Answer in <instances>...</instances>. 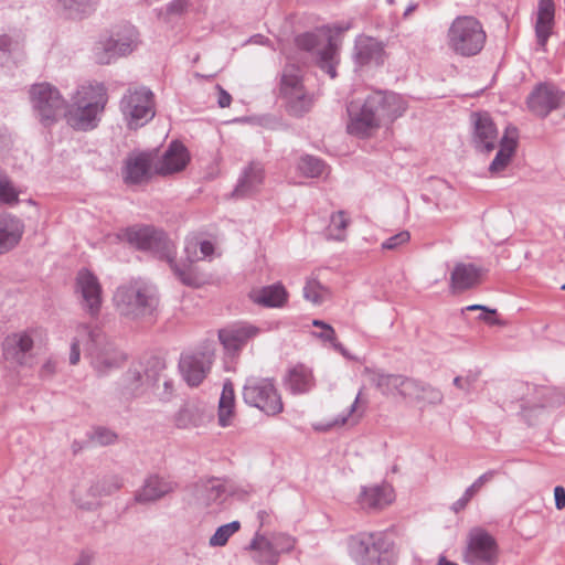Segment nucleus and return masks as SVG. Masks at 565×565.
<instances>
[{
  "label": "nucleus",
  "instance_id": "obj_1",
  "mask_svg": "<svg viewBox=\"0 0 565 565\" xmlns=\"http://www.w3.org/2000/svg\"><path fill=\"white\" fill-rule=\"evenodd\" d=\"M405 109L406 105L401 95L393 92L374 90L364 99H354L348 104L347 130L356 137H369L381 125L402 116Z\"/></svg>",
  "mask_w": 565,
  "mask_h": 565
},
{
  "label": "nucleus",
  "instance_id": "obj_2",
  "mask_svg": "<svg viewBox=\"0 0 565 565\" xmlns=\"http://www.w3.org/2000/svg\"><path fill=\"white\" fill-rule=\"evenodd\" d=\"M120 241H126L134 247L150 252L170 265L174 275L186 286H199V279L189 265H178L175 262V245L160 230L149 225H134L118 233Z\"/></svg>",
  "mask_w": 565,
  "mask_h": 565
},
{
  "label": "nucleus",
  "instance_id": "obj_3",
  "mask_svg": "<svg viewBox=\"0 0 565 565\" xmlns=\"http://www.w3.org/2000/svg\"><path fill=\"white\" fill-rule=\"evenodd\" d=\"M107 102V88L103 83L81 84L71 95L70 102H66L63 117L76 130H93L98 126Z\"/></svg>",
  "mask_w": 565,
  "mask_h": 565
},
{
  "label": "nucleus",
  "instance_id": "obj_4",
  "mask_svg": "<svg viewBox=\"0 0 565 565\" xmlns=\"http://www.w3.org/2000/svg\"><path fill=\"white\" fill-rule=\"evenodd\" d=\"M113 303L121 318L139 321L156 312L159 306V295L152 284L143 279H132L116 288Z\"/></svg>",
  "mask_w": 565,
  "mask_h": 565
},
{
  "label": "nucleus",
  "instance_id": "obj_5",
  "mask_svg": "<svg viewBox=\"0 0 565 565\" xmlns=\"http://www.w3.org/2000/svg\"><path fill=\"white\" fill-rule=\"evenodd\" d=\"M348 551L356 565H394L393 542L383 532L349 537Z\"/></svg>",
  "mask_w": 565,
  "mask_h": 565
},
{
  "label": "nucleus",
  "instance_id": "obj_6",
  "mask_svg": "<svg viewBox=\"0 0 565 565\" xmlns=\"http://www.w3.org/2000/svg\"><path fill=\"white\" fill-rule=\"evenodd\" d=\"M82 331L89 343L87 349L89 363L98 376H107L125 364L127 360L125 352L107 339L98 327L83 324Z\"/></svg>",
  "mask_w": 565,
  "mask_h": 565
},
{
  "label": "nucleus",
  "instance_id": "obj_7",
  "mask_svg": "<svg viewBox=\"0 0 565 565\" xmlns=\"http://www.w3.org/2000/svg\"><path fill=\"white\" fill-rule=\"evenodd\" d=\"M137 44L138 33L134 28H115L98 35L92 46V57L99 65H109L132 53Z\"/></svg>",
  "mask_w": 565,
  "mask_h": 565
},
{
  "label": "nucleus",
  "instance_id": "obj_8",
  "mask_svg": "<svg viewBox=\"0 0 565 565\" xmlns=\"http://www.w3.org/2000/svg\"><path fill=\"white\" fill-rule=\"evenodd\" d=\"M30 102L34 116L44 127L53 126L64 116L66 99L50 83L43 82L32 85Z\"/></svg>",
  "mask_w": 565,
  "mask_h": 565
},
{
  "label": "nucleus",
  "instance_id": "obj_9",
  "mask_svg": "<svg viewBox=\"0 0 565 565\" xmlns=\"http://www.w3.org/2000/svg\"><path fill=\"white\" fill-rule=\"evenodd\" d=\"M449 46L457 54L473 56L478 54L486 42V33L480 22L473 17H458L448 31Z\"/></svg>",
  "mask_w": 565,
  "mask_h": 565
},
{
  "label": "nucleus",
  "instance_id": "obj_10",
  "mask_svg": "<svg viewBox=\"0 0 565 565\" xmlns=\"http://www.w3.org/2000/svg\"><path fill=\"white\" fill-rule=\"evenodd\" d=\"M244 402L262 411L268 416H275L282 412L281 396L276 388L273 379L249 376L243 386Z\"/></svg>",
  "mask_w": 565,
  "mask_h": 565
},
{
  "label": "nucleus",
  "instance_id": "obj_11",
  "mask_svg": "<svg viewBox=\"0 0 565 565\" xmlns=\"http://www.w3.org/2000/svg\"><path fill=\"white\" fill-rule=\"evenodd\" d=\"M119 106L130 129L145 126L156 114L153 93L145 86L127 89L120 99Z\"/></svg>",
  "mask_w": 565,
  "mask_h": 565
},
{
  "label": "nucleus",
  "instance_id": "obj_12",
  "mask_svg": "<svg viewBox=\"0 0 565 565\" xmlns=\"http://www.w3.org/2000/svg\"><path fill=\"white\" fill-rule=\"evenodd\" d=\"M166 369L161 358L151 356L145 367L131 366L121 377L120 394L126 398L141 396L147 387H152L160 382V373Z\"/></svg>",
  "mask_w": 565,
  "mask_h": 565
},
{
  "label": "nucleus",
  "instance_id": "obj_13",
  "mask_svg": "<svg viewBox=\"0 0 565 565\" xmlns=\"http://www.w3.org/2000/svg\"><path fill=\"white\" fill-rule=\"evenodd\" d=\"M364 376L382 395L391 398H413L420 391L419 383L401 374H390L380 369H364Z\"/></svg>",
  "mask_w": 565,
  "mask_h": 565
},
{
  "label": "nucleus",
  "instance_id": "obj_14",
  "mask_svg": "<svg viewBox=\"0 0 565 565\" xmlns=\"http://www.w3.org/2000/svg\"><path fill=\"white\" fill-rule=\"evenodd\" d=\"M280 94L288 111L294 116H302L311 108L312 100L305 92L301 70L291 63H288L282 71Z\"/></svg>",
  "mask_w": 565,
  "mask_h": 565
},
{
  "label": "nucleus",
  "instance_id": "obj_15",
  "mask_svg": "<svg viewBox=\"0 0 565 565\" xmlns=\"http://www.w3.org/2000/svg\"><path fill=\"white\" fill-rule=\"evenodd\" d=\"M39 329H26L8 334L2 342V356L10 366H29L33 360V349L40 339Z\"/></svg>",
  "mask_w": 565,
  "mask_h": 565
},
{
  "label": "nucleus",
  "instance_id": "obj_16",
  "mask_svg": "<svg viewBox=\"0 0 565 565\" xmlns=\"http://www.w3.org/2000/svg\"><path fill=\"white\" fill-rule=\"evenodd\" d=\"M463 557L470 565H495L499 547L494 537L481 527L471 529Z\"/></svg>",
  "mask_w": 565,
  "mask_h": 565
},
{
  "label": "nucleus",
  "instance_id": "obj_17",
  "mask_svg": "<svg viewBox=\"0 0 565 565\" xmlns=\"http://www.w3.org/2000/svg\"><path fill=\"white\" fill-rule=\"evenodd\" d=\"M75 292L82 309L92 318L98 317L103 305V288L98 277L83 268L77 273Z\"/></svg>",
  "mask_w": 565,
  "mask_h": 565
},
{
  "label": "nucleus",
  "instance_id": "obj_18",
  "mask_svg": "<svg viewBox=\"0 0 565 565\" xmlns=\"http://www.w3.org/2000/svg\"><path fill=\"white\" fill-rule=\"evenodd\" d=\"M516 390L522 401L523 409L531 408H554L565 404V388H555L550 386H535L529 384H518Z\"/></svg>",
  "mask_w": 565,
  "mask_h": 565
},
{
  "label": "nucleus",
  "instance_id": "obj_19",
  "mask_svg": "<svg viewBox=\"0 0 565 565\" xmlns=\"http://www.w3.org/2000/svg\"><path fill=\"white\" fill-rule=\"evenodd\" d=\"M212 363L211 352L183 353L179 361V370L190 386H198L209 374Z\"/></svg>",
  "mask_w": 565,
  "mask_h": 565
},
{
  "label": "nucleus",
  "instance_id": "obj_20",
  "mask_svg": "<svg viewBox=\"0 0 565 565\" xmlns=\"http://www.w3.org/2000/svg\"><path fill=\"white\" fill-rule=\"evenodd\" d=\"M395 492L390 483L363 486L356 498L360 509L369 512L381 511L392 504Z\"/></svg>",
  "mask_w": 565,
  "mask_h": 565
},
{
  "label": "nucleus",
  "instance_id": "obj_21",
  "mask_svg": "<svg viewBox=\"0 0 565 565\" xmlns=\"http://www.w3.org/2000/svg\"><path fill=\"white\" fill-rule=\"evenodd\" d=\"M25 34L18 29L0 34V63L18 66L25 61Z\"/></svg>",
  "mask_w": 565,
  "mask_h": 565
},
{
  "label": "nucleus",
  "instance_id": "obj_22",
  "mask_svg": "<svg viewBox=\"0 0 565 565\" xmlns=\"http://www.w3.org/2000/svg\"><path fill=\"white\" fill-rule=\"evenodd\" d=\"M473 125L472 141L477 150L490 152L498 145V129L492 118L486 113H475L471 115Z\"/></svg>",
  "mask_w": 565,
  "mask_h": 565
},
{
  "label": "nucleus",
  "instance_id": "obj_23",
  "mask_svg": "<svg viewBox=\"0 0 565 565\" xmlns=\"http://www.w3.org/2000/svg\"><path fill=\"white\" fill-rule=\"evenodd\" d=\"M562 92L555 86L541 84L527 97V106L532 113L546 117L552 110L561 107Z\"/></svg>",
  "mask_w": 565,
  "mask_h": 565
},
{
  "label": "nucleus",
  "instance_id": "obj_24",
  "mask_svg": "<svg viewBox=\"0 0 565 565\" xmlns=\"http://www.w3.org/2000/svg\"><path fill=\"white\" fill-rule=\"evenodd\" d=\"M177 483L168 476L149 475L135 494L138 503L156 502L174 491Z\"/></svg>",
  "mask_w": 565,
  "mask_h": 565
},
{
  "label": "nucleus",
  "instance_id": "obj_25",
  "mask_svg": "<svg viewBox=\"0 0 565 565\" xmlns=\"http://www.w3.org/2000/svg\"><path fill=\"white\" fill-rule=\"evenodd\" d=\"M351 28L350 23H337L332 26H326L323 30L327 33V43L319 51V67L324 71L331 78L337 76V65L339 63V44L330 34L331 30L337 33H342Z\"/></svg>",
  "mask_w": 565,
  "mask_h": 565
},
{
  "label": "nucleus",
  "instance_id": "obj_26",
  "mask_svg": "<svg viewBox=\"0 0 565 565\" xmlns=\"http://www.w3.org/2000/svg\"><path fill=\"white\" fill-rule=\"evenodd\" d=\"M353 57L360 66L381 65L385 57L383 43L372 36L360 35L355 40Z\"/></svg>",
  "mask_w": 565,
  "mask_h": 565
},
{
  "label": "nucleus",
  "instance_id": "obj_27",
  "mask_svg": "<svg viewBox=\"0 0 565 565\" xmlns=\"http://www.w3.org/2000/svg\"><path fill=\"white\" fill-rule=\"evenodd\" d=\"M483 269L473 264L458 263L450 275V289L454 294L476 288L482 281Z\"/></svg>",
  "mask_w": 565,
  "mask_h": 565
},
{
  "label": "nucleus",
  "instance_id": "obj_28",
  "mask_svg": "<svg viewBox=\"0 0 565 565\" xmlns=\"http://www.w3.org/2000/svg\"><path fill=\"white\" fill-rule=\"evenodd\" d=\"M258 333L259 329L253 324H237L220 330L218 339L224 350L234 354Z\"/></svg>",
  "mask_w": 565,
  "mask_h": 565
},
{
  "label": "nucleus",
  "instance_id": "obj_29",
  "mask_svg": "<svg viewBox=\"0 0 565 565\" xmlns=\"http://www.w3.org/2000/svg\"><path fill=\"white\" fill-rule=\"evenodd\" d=\"M518 129L513 126L505 128L504 135L500 139L499 150L489 166L491 174L502 172L511 162L518 146Z\"/></svg>",
  "mask_w": 565,
  "mask_h": 565
},
{
  "label": "nucleus",
  "instance_id": "obj_30",
  "mask_svg": "<svg viewBox=\"0 0 565 565\" xmlns=\"http://www.w3.org/2000/svg\"><path fill=\"white\" fill-rule=\"evenodd\" d=\"M264 181V167L259 162H250L244 169L233 191L236 198H245L256 193Z\"/></svg>",
  "mask_w": 565,
  "mask_h": 565
},
{
  "label": "nucleus",
  "instance_id": "obj_31",
  "mask_svg": "<svg viewBox=\"0 0 565 565\" xmlns=\"http://www.w3.org/2000/svg\"><path fill=\"white\" fill-rule=\"evenodd\" d=\"M24 225L11 214L0 215V254L13 248L22 237Z\"/></svg>",
  "mask_w": 565,
  "mask_h": 565
},
{
  "label": "nucleus",
  "instance_id": "obj_32",
  "mask_svg": "<svg viewBox=\"0 0 565 565\" xmlns=\"http://www.w3.org/2000/svg\"><path fill=\"white\" fill-rule=\"evenodd\" d=\"M188 161L189 153L186 148L180 142H172L163 153L156 169L160 174H170L184 169Z\"/></svg>",
  "mask_w": 565,
  "mask_h": 565
},
{
  "label": "nucleus",
  "instance_id": "obj_33",
  "mask_svg": "<svg viewBox=\"0 0 565 565\" xmlns=\"http://www.w3.org/2000/svg\"><path fill=\"white\" fill-rule=\"evenodd\" d=\"M247 550L254 552L253 559L258 565H277L279 556L269 535L256 532Z\"/></svg>",
  "mask_w": 565,
  "mask_h": 565
},
{
  "label": "nucleus",
  "instance_id": "obj_34",
  "mask_svg": "<svg viewBox=\"0 0 565 565\" xmlns=\"http://www.w3.org/2000/svg\"><path fill=\"white\" fill-rule=\"evenodd\" d=\"M227 495L224 482L216 478L201 481L196 488L198 500L205 507H220Z\"/></svg>",
  "mask_w": 565,
  "mask_h": 565
},
{
  "label": "nucleus",
  "instance_id": "obj_35",
  "mask_svg": "<svg viewBox=\"0 0 565 565\" xmlns=\"http://www.w3.org/2000/svg\"><path fill=\"white\" fill-rule=\"evenodd\" d=\"M151 156L138 153L130 156L125 163L124 179L127 183H141L150 177Z\"/></svg>",
  "mask_w": 565,
  "mask_h": 565
},
{
  "label": "nucleus",
  "instance_id": "obj_36",
  "mask_svg": "<svg viewBox=\"0 0 565 565\" xmlns=\"http://www.w3.org/2000/svg\"><path fill=\"white\" fill-rule=\"evenodd\" d=\"M555 7L553 0H540L537 18L535 23V34L541 47H545L554 25Z\"/></svg>",
  "mask_w": 565,
  "mask_h": 565
},
{
  "label": "nucleus",
  "instance_id": "obj_37",
  "mask_svg": "<svg viewBox=\"0 0 565 565\" xmlns=\"http://www.w3.org/2000/svg\"><path fill=\"white\" fill-rule=\"evenodd\" d=\"M286 388L292 394L308 393L315 385L312 372L303 364L291 367L285 379Z\"/></svg>",
  "mask_w": 565,
  "mask_h": 565
},
{
  "label": "nucleus",
  "instance_id": "obj_38",
  "mask_svg": "<svg viewBox=\"0 0 565 565\" xmlns=\"http://www.w3.org/2000/svg\"><path fill=\"white\" fill-rule=\"evenodd\" d=\"M249 296L257 305L268 308H279L286 303L288 294L281 284H274L254 289L250 291Z\"/></svg>",
  "mask_w": 565,
  "mask_h": 565
},
{
  "label": "nucleus",
  "instance_id": "obj_39",
  "mask_svg": "<svg viewBox=\"0 0 565 565\" xmlns=\"http://www.w3.org/2000/svg\"><path fill=\"white\" fill-rule=\"evenodd\" d=\"M98 0H55L56 10L70 20H83L90 15Z\"/></svg>",
  "mask_w": 565,
  "mask_h": 565
},
{
  "label": "nucleus",
  "instance_id": "obj_40",
  "mask_svg": "<svg viewBox=\"0 0 565 565\" xmlns=\"http://www.w3.org/2000/svg\"><path fill=\"white\" fill-rule=\"evenodd\" d=\"M122 487V480L119 477H113L110 479L109 484L103 486L99 488L98 486H93L89 489V494L93 497V500H83L77 495L76 492L73 493V501L75 504L83 510H93L97 507V498L102 495H108L114 491L120 489Z\"/></svg>",
  "mask_w": 565,
  "mask_h": 565
},
{
  "label": "nucleus",
  "instance_id": "obj_41",
  "mask_svg": "<svg viewBox=\"0 0 565 565\" xmlns=\"http://www.w3.org/2000/svg\"><path fill=\"white\" fill-rule=\"evenodd\" d=\"M235 408V392L233 383L226 380L223 384V390L218 402V423L222 427L231 424Z\"/></svg>",
  "mask_w": 565,
  "mask_h": 565
},
{
  "label": "nucleus",
  "instance_id": "obj_42",
  "mask_svg": "<svg viewBox=\"0 0 565 565\" xmlns=\"http://www.w3.org/2000/svg\"><path fill=\"white\" fill-rule=\"evenodd\" d=\"M203 422L204 416L201 407L193 403L183 405L174 415V424L181 429L199 427Z\"/></svg>",
  "mask_w": 565,
  "mask_h": 565
},
{
  "label": "nucleus",
  "instance_id": "obj_43",
  "mask_svg": "<svg viewBox=\"0 0 565 565\" xmlns=\"http://www.w3.org/2000/svg\"><path fill=\"white\" fill-rule=\"evenodd\" d=\"M184 253L190 263L211 258L214 254V245L210 241H198L196 238H188L185 241Z\"/></svg>",
  "mask_w": 565,
  "mask_h": 565
},
{
  "label": "nucleus",
  "instance_id": "obj_44",
  "mask_svg": "<svg viewBox=\"0 0 565 565\" xmlns=\"http://www.w3.org/2000/svg\"><path fill=\"white\" fill-rule=\"evenodd\" d=\"M362 392L360 391L351 404L347 412L338 415L332 422L326 424L324 426L317 427V429L328 430L335 426H344L347 424H356L359 419L362 417L363 411L359 412L358 404L360 403Z\"/></svg>",
  "mask_w": 565,
  "mask_h": 565
},
{
  "label": "nucleus",
  "instance_id": "obj_45",
  "mask_svg": "<svg viewBox=\"0 0 565 565\" xmlns=\"http://www.w3.org/2000/svg\"><path fill=\"white\" fill-rule=\"evenodd\" d=\"M297 169L303 177L318 178L324 173L327 166L323 160L315 156L305 154L300 157Z\"/></svg>",
  "mask_w": 565,
  "mask_h": 565
},
{
  "label": "nucleus",
  "instance_id": "obj_46",
  "mask_svg": "<svg viewBox=\"0 0 565 565\" xmlns=\"http://www.w3.org/2000/svg\"><path fill=\"white\" fill-rule=\"evenodd\" d=\"M330 296L329 290L323 287L317 279L310 278L303 287V298L313 305H321Z\"/></svg>",
  "mask_w": 565,
  "mask_h": 565
},
{
  "label": "nucleus",
  "instance_id": "obj_47",
  "mask_svg": "<svg viewBox=\"0 0 565 565\" xmlns=\"http://www.w3.org/2000/svg\"><path fill=\"white\" fill-rule=\"evenodd\" d=\"M241 529L239 521H232L227 524L218 526L215 533L210 537L209 545L212 547H221L226 545L230 537Z\"/></svg>",
  "mask_w": 565,
  "mask_h": 565
},
{
  "label": "nucleus",
  "instance_id": "obj_48",
  "mask_svg": "<svg viewBox=\"0 0 565 565\" xmlns=\"http://www.w3.org/2000/svg\"><path fill=\"white\" fill-rule=\"evenodd\" d=\"M88 440L97 446H108L117 441L118 435L108 427L95 426L87 433Z\"/></svg>",
  "mask_w": 565,
  "mask_h": 565
},
{
  "label": "nucleus",
  "instance_id": "obj_49",
  "mask_svg": "<svg viewBox=\"0 0 565 565\" xmlns=\"http://www.w3.org/2000/svg\"><path fill=\"white\" fill-rule=\"evenodd\" d=\"M20 191L15 188L11 179L0 173V204L14 205L19 202Z\"/></svg>",
  "mask_w": 565,
  "mask_h": 565
},
{
  "label": "nucleus",
  "instance_id": "obj_50",
  "mask_svg": "<svg viewBox=\"0 0 565 565\" xmlns=\"http://www.w3.org/2000/svg\"><path fill=\"white\" fill-rule=\"evenodd\" d=\"M348 218L344 212L339 211L333 213L330 218V224L327 228V235L329 238L335 241H342L344 238V232L348 226Z\"/></svg>",
  "mask_w": 565,
  "mask_h": 565
},
{
  "label": "nucleus",
  "instance_id": "obj_51",
  "mask_svg": "<svg viewBox=\"0 0 565 565\" xmlns=\"http://www.w3.org/2000/svg\"><path fill=\"white\" fill-rule=\"evenodd\" d=\"M271 542L274 544V547L280 556L282 553H289L294 550L296 545V539L289 534L286 533H271L269 534Z\"/></svg>",
  "mask_w": 565,
  "mask_h": 565
},
{
  "label": "nucleus",
  "instance_id": "obj_52",
  "mask_svg": "<svg viewBox=\"0 0 565 565\" xmlns=\"http://www.w3.org/2000/svg\"><path fill=\"white\" fill-rule=\"evenodd\" d=\"M83 326L78 328L77 337L73 340L71 344V352H70V363L75 365L78 363L81 358V347L85 345L86 350L89 347L87 337L84 335Z\"/></svg>",
  "mask_w": 565,
  "mask_h": 565
},
{
  "label": "nucleus",
  "instance_id": "obj_53",
  "mask_svg": "<svg viewBox=\"0 0 565 565\" xmlns=\"http://www.w3.org/2000/svg\"><path fill=\"white\" fill-rule=\"evenodd\" d=\"M295 43L297 47H299L302 51L311 52L313 50H317L318 52L321 49H318L320 45V41L317 34L315 33H302L296 36Z\"/></svg>",
  "mask_w": 565,
  "mask_h": 565
},
{
  "label": "nucleus",
  "instance_id": "obj_54",
  "mask_svg": "<svg viewBox=\"0 0 565 565\" xmlns=\"http://www.w3.org/2000/svg\"><path fill=\"white\" fill-rule=\"evenodd\" d=\"M495 473L497 472L494 470H489L482 473L479 478H477L475 482L466 489L465 493L467 494V497L472 499L482 489L484 484H487L494 478Z\"/></svg>",
  "mask_w": 565,
  "mask_h": 565
},
{
  "label": "nucleus",
  "instance_id": "obj_55",
  "mask_svg": "<svg viewBox=\"0 0 565 565\" xmlns=\"http://www.w3.org/2000/svg\"><path fill=\"white\" fill-rule=\"evenodd\" d=\"M409 233L407 231H402L391 236L390 238L385 239L382 243V248L388 250L397 249L399 246L406 244L409 241Z\"/></svg>",
  "mask_w": 565,
  "mask_h": 565
},
{
  "label": "nucleus",
  "instance_id": "obj_56",
  "mask_svg": "<svg viewBox=\"0 0 565 565\" xmlns=\"http://www.w3.org/2000/svg\"><path fill=\"white\" fill-rule=\"evenodd\" d=\"M317 338L321 339L324 342H330L332 347L341 352L342 354H345L344 348L341 343L337 342L335 331L331 326H327L322 329L321 332L313 333Z\"/></svg>",
  "mask_w": 565,
  "mask_h": 565
},
{
  "label": "nucleus",
  "instance_id": "obj_57",
  "mask_svg": "<svg viewBox=\"0 0 565 565\" xmlns=\"http://www.w3.org/2000/svg\"><path fill=\"white\" fill-rule=\"evenodd\" d=\"M477 380L478 374L470 372L465 376L455 377L454 385L466 393H470L475 388Z\"/></svg>",
  "mask_w": 565,
  "mask_h": 565
},
{
  "label": "nucleus",
  "instance_id": "obj_58",
  "mask_svg": "<svg viewBox=\"0 0 565 565\" xmlns=\"http://www.w3.org/2000/svg\"><path fill=\"white\" fill-rule=\"evenodd\" d=\"M189 7V0H173L168 7L167 11L170 14H182Z\"/></svg>",
  "mask_w": 565,
  "mask_h": 565
},
{
  "label": "nucleus",
  "instance_id": "obj_59",
  "mask_svg": "<svg viewBox=\"0 0 565 565\" xmlns=\"http://www.w3.org/2000/svg\"><path fill=\"white\" fill-rule=\"evenodd\" d=\"M162 379L163 383V392L159 394V397L161 399H169L170 396L172 395V391H173V383L171 380L167 379L166 376L162 375V372L160 373V380Z\"/></svg>",
  "mask_w": 565,
  "mask_h": 565
},
{
  "label": "nucleus",
  "instance_id": "obj_60",
  "mask_svg": "<svg viewBox=\"0 0 565 565\" xmlns=\"http://www.w3.org/2000/svg\"><path fill=\"white\" fill-rule=\"evenodd\" d=\"M555 507L557 510L565 508V489L562 486L554 488Z\"/></svg>",
  "mask_w": 565,
  "mask_h": 565
},
{
  "label": "nucleus",
  "instance_id": "obj_61",
  "mask_svg": "<svg viewBox=\"0 0 565 565\" xmlns=\"http://www.w3.org/2000/svg\"><path fill=\"white\" fill-rule=\"evenodd\" d=\"M443 401V394L437 388H426V402L439 404Z\"/></svg>",
  "mask_w": 565,
  "mask_h": 565
},
{
  "label": "nucleus",
  "instance_id": "obj_62",
  "mask_svg": "<svg viewBox=\"0 0 565 565\" xmlns=\"http://www.w3.org/2000/svg\"><path fill=\"white\" fill-rule=\"evenodd\" d=\"M217 88H218V98H217L218 106L221 108L228 107L232 102L231 95L226 90H224L222 87L217 86Z\"/></svg>",
  "mask_w": 565,
  "mask_h": 565
},
{
  "label": "nucleus",
  "instance_id": "obj_63",
  "mask_svg": "<svg viewBox=\"0 0 565 565\" xmlns=\"http://www.w3.org/2000/svg\"><path fill=\"white\" fill-rule=\"evenodd\" d=\"M476 310H481L483 312L491 313V315H495L497 313L495 309H491V308H489L487 306H483V305H470V306H467V307L461 309V316H463L466 311H476Z\"/></svg>",
  "mask_w": 565,
  "mask_h": 565
},
{
  "label": "nucleus",
  "instance_id": "obj_64",
  "mask_svg": "<svg viewBox=\"0 0 565 565\" xmlns=\"http://www.w3.org/2000/svg\"><path fill=\"white\" fill-rule=\"evenodd\" d=\"M470 500L471 499L469 497H467V494L463 492L462 497L454 502L452 510L455 512H459V511L463 510Z\"/></svg>",
  "mask_w": 565,
  "mask_h": 565
}]
</instances>
